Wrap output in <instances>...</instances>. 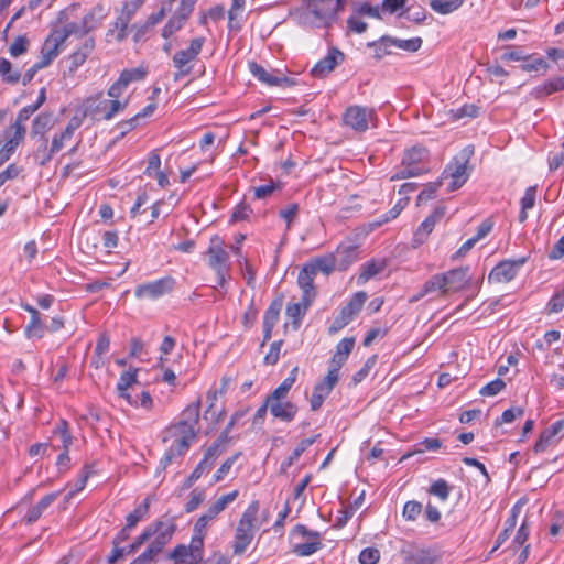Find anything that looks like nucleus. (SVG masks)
Listing matches in <instances>:
<instances>
[{"label": "nucleus", "mask_w": 564, "mask_h": 564, "mask_svg": "<svg viewBox=\"0 0 564 564\" xmlns=\"http://www.w3.org/2000/svg\"><path fill=\"white\" fill-rule=\"evenodd\" d=\"M473 155L474 145L465 147L453 158L443 171L442 178H451L448 186L449 192L460 188L467 182L471 172L469 161Z\"/></svg>", "instance_id": "obj_1"}, {"label": "nucleus", "mask_w": 564, "mask_h": 564, "mask_svg": "<svg viewBox=\"0 0 564 564\" xmlns=\"http://www.w3.org/2000/svg\"><path fill=\"white\" fill-rule=\"evenodd\" d=\"M145 529L151 533V538H154L144 551L155 558L177 531L176 517L165 513Z\"/></svg>", "instance_id": "obj_2"}, {"label": "nucleus", "mask_w": 564, "mask_h": 564, "mask_svg": "<svg viewBox=\"0 0 564 564\" xmlns=\"http://www.w3.org/2000/svg\"><path fill=\"white\" fill-rule=\"evenodd\" d=\"M259 511V501L253 500L242 513L236 528L235 541L232 544L234 554H242L254 536L253 522Z\"/></svg>", "instance_id": "obj_3"}, {"label": "nucleus", "mask_w": 564, "mask_h": 564, "mask_svg": "<svg viewBox=\"0 0 564 564\" xmlns=\"http://www.w3.org/2000/svg\"><path fill=\"white\" fill-rule=\"evenodd\" d=\"M427 156L429 151L425 148L413 147L408 150L402 159V169L391 177V181L403 180L426 173L429 171L425 166Z\"/></svg>", "instance_id": "obj_4"}, {"label": "nucleus", "mask_w": 564, "mask_h": 564, "mask_svg": "<svg viewBox=\"0 0 564 564\" xmlns=\"http://www.w3.org/2000/svg\"><path fill=\"white\" fill-rule=\"evenodd\" d=\"M208 265L217 275V284L224 288L229 279V254L223 247V241L216 236L212 238L207 250Z\"/></svg>", "instance_id": "obj_5"}, {"label": "nucleus", "mask_w": 564, "mask_h": 564, "mask_svg": "<svg viewBox=\"0 0 564 564\" xmlns=\"http://www.w3.org/2000/svg\"><path fill=\"white\" fill-rule=\"evenodd\" d=\"M204 43L205 37H195L189 42V46L186 50L177 51L173 55V66L177 69V72L174 74L175 80H178L180 78L187 76L192 73L193 67L191 65V62L197 58V56L202 52Z\"/></svg>", "instance_id": "obj_6"}, {"label": "nucleus", "mask_w": 564, "mask_h": 564, "mask_svg": "<svg viewBox=\"0 0 564 564\" xmlns=\"http://www.w3.org/2000/svg\"><path fill=\"white\" fill-rule=\"evenodd\" d=\"M291 535L292 538H305V535H310V541L293 544L292 551L297 556H310L323 547L321 533L317 531L308 530L303 524H296L292 530Z\"/></svg>", "instance_id": "obj_7"}, {"label": "nucleus", "mask_w": 564, "mask_h": 564, "mask_svg": "<svg viewBox=\"0 0 564 564\" xmlns=\"http://www.w3.org/2000/svg\"><path fill=\"white\" fill-rule=\"evenodd\" d=\"M345 2L346 0H310L307 9L316 21L328 25L344 8Z\"/></svg>", "instance_id": "obj_8"}, {"label": "nucleus", "mask_w": 564, "mask_h": 564, "mask_svg": "<svg viewBox=\"0 0 564 564\" xmlns=\"http://www.w3.org/2000/svg\"><path fill=\"white\" fill-rule=\"evenodd\" d=\"M376 118V110L362 106H349L344 115L343 122L357 132H365L369 128V122Z\"/></svg>", "instance_id": "obj_9"}, {"label": "nucleus", "mask_w": 564, "mask_h": 564, "mask_svg": "<svg viewBox=\"0 0 564 564\" xmlns=\"http://www.w3.org/2000/svg\"><path fill=\"white\" fill-rule=\"evenodd\" d=\"M367 300V293L364 291H359L354 294L350 301L340 310L338 316L333 321L329 332L336 333L348 325L354 317L361 311L365 302Z\"/></svg>", "instance_id": "obj_10"}, {"label": "nucleus", "mask_w": 564, "mask_h": 564, "mask_svg": "<svg viewBox=\"0 0 564 564\" xmlns=\"http://www.w3.org/2000/svg\"><path fill=\"white\" fill-rule=\"evenodd\" d=\"M175 281L171 276H165L149 283L140 284L134 290L138 299H158L173 290Z\"/></svg>", "instance_id": "obj_11"}, {"label": "nucleus", "mask_w": 564, "mask_h": 564, "mask_svg": "<svg viewBox=\"0 0 564 564\" xmlns=\"http://www.w3.org/2000/svg\"><path fill=\"white\" fill-rule=\"evenodd\" d=\"M238 490H234L227 495L219 497L208 509L202 514L195 522L194 525L197 527V530L207 529L208 524L221 512L225 508L231 503L238 497Z\"/></svg>", "instance_id": "obj_12"}, {"label": "nucleus", "mask_w": 564, "mask_h": 564, "mask_svg": "<svg viewBox=\"0 0 564 564\" xmlns=\"http://www.w3.org/2000/svg\"><path fill=\"white\" fill-rule=\"evenodd\" d=\"M527 259L505 260L498 263L490 272L489 280L497 283H508L516 278L520 268L525 263Z\"/></svg>", "instance_id": "obj_13"}, {"label": "nucleus", "mask_w": 564, "mask_h": 564, "mask_svg": "<svg viewBox=\"0 0 564 564\" xmlns=\"http://www.w3.org/2000/svg\"><path fill=\"white\" fill-rule=\"evenodd\" d=\"M315 276L314 268L313 265H308V263H305L299 272L297 284L303 292L302 301L304 303V308H308L316 296L314 288Z\"/></svg>", "instance_id": "obj_14"}, {"label": "nucleus", "mask_w": 564, "mask_h": 564, "mask_svg": "<svg viewBox=\"0 0 564 564\" xmlns=\"http://www.w3.org/2000/svg\"><path fill=\"white\" fill-rule=\"evenodd\" d=\"M345 55L336 47H332L327 55L318 61L311 70L315 78H324L332 73L336 66L344 62Z\"/></svg>", "instance_id": "obj_15"}, {"label": "nucleus", "mask_w": 564, "mask_h": 564, "mask_svg": "<svg viewBox=\"0 0 564 564\" xmlns=\"http://www.w3.org/2000/svg\"><path fill=\"white\" fill-rule=\"evenodd\" d=\"M445 275L436 273L424 282L421 290L414 294L410 302H417L426 295L445 296L448 294L445 283Z\"/></svg>", "instance_id": "obj_16"}, {"label": "nucleus", "mask_w": 564, "mask_h": 564, "mask_svg": "<svg viewBox=\"0 0 564 564\" xmlns=\"http://www.w3.org/2000/svg\"><path fill=\"white\" fill-rule=\"evenodd\" d=\"M109 110V100L102 98V94L91 96L84 102L83 113L94 121L107 120L106 113Z\"/></svg>", "instance_id": "obj_17"}, {"label": "nucleus", "mask_w": 564, "mask_h": 564, "mask_svg": "<svg viewBox=\"0 0 564 564\" xmlns=\"http://www.w3.org/2000/svg\"><path fill=\"white\" fill-rule=\"evenodd\" d=\"M73 137L65 130L59 134H55L52 139L51 148L47 149V138H44L42 144L37 149V155L41 156L40 164L45 165L48 163L53 155L59 152L66 141H69Z\"/></svg>", "instance_id": "obj_18"}, {"label": "nucleus", "mask_w": 564, "mask_h": 564, "mask_svg": "<svg viewBox=\"0 0 564 564\" xmlns=\"http://www.w3.org/2000/svg\"><path fill=\"white\" fill-rule=\"evenodd\" d=\"M250 73L258 78L260 82L269 85V86H293L295 83L292 78H289L283 75H274L264 69L261 65L256 62L249 63Z\"/></svg>", "instance_id": "obj_19"}, {"label": "nucleus", "mask_w": 564, "mask_h": 564, "mask_svg": "<svg viewBox=\"0 0 564 564\" xmlns=\"http://www.w3.org/2000/svg\"><path fill=\"white\" fill-rule=\"evenodd\" d=\"M63 44L59 34L52 31L42 45L39 62L47 67L58 56Z\"/></svg>", "instance_id": "obj_20"}, {"label": "nucleus", "mask_w": 564, "mask_h": 564, "mask_svg": "<svg viewBox=\"0 0 564 564\" xmlns=\"http://www.w3.org/2000/svg\"><path fill=\"white\" fill-rule=\"evenodd\" d=\"M468 272L469 267H460L442 273L445 275V283L448 293L460 291L469 284L470 276L468 275Z\"/></svg>", "instance_id": "obj_21"}, {"label": "nucleus", "mask_w": 564, "mask_h": 564, "mask_svg": "<svg viewBox=\"0 0 564 564\" xmlns=\"http://www.w3.org/2000/svg\"><path fill=\"white\" fill-rule=\"evenodd\" d=\"M283 305L282 297L274 299L263 315V343L268 341L272 336V330L279 321L280 312Z\"/></svg>", "instance_id": "obj_22"}, {"label": "nucleus", "mask_w": 564, "mask_h": 564, "mask_svg": "<svg viewBox=\"0 0 564 564\" xmlns=\"http://www.w3.org/2000/svg\"><path fill=\"white\" fill-rule=\"evenodd\" d=\"M270 413L280 421L291 422L296 415L297 406L284 399L269 398Z\"/></svg>", "instance_id": "obj_23"}, {"label": "nucleus", "mask_w": 564, "mask_h": 564, "mask_svg": "<svg viewBox=\"0 0 564 564\" xmlns=\"http://www.w3.org/2000/svg\"><path fill=\"white\" fill-rule=\"evenodd\" d=\"M197 430L183 421L172 425L167 430L169 437H173L175 442H181L183 448H188L191 442L196 437Z\"/></svg>", "instance_id": "obj_24"}, {"label": "nucleus", "mask_w": 564, "mask_h": 564, "mask_svg": "<svg viewBox=\"0 0 564 564\" xmlns=\"http://www.w3.org/2000/svg\"><path fill=\"white\" fill-rule=\"evenodd\" d=\"M108 11L101 3H97L89 12H87L82 19V31L80 35H86L90 31L95 30L101 21L107 17Z\"/></svg>", "instance_id": "obj_25"}, {"label": "nucleus", "mask_w": 564, "mask_h": 564, "mask_svg": "<svg viewBox=\"0 0 564 564\" xmlns=\"http://www.w3.org/2000/svg\"><path fill=\"white\" fill-rule=\"evenodd\" d=\"M446 213V207L441 205L437 206L430 216H427L422 224L419 226L417 230L415 231V239L420 242H423V240L432 232L434 229L436 223H438Z\"/></svg>", "instance_id": "obj_26"}, {"label": "nucleus", "mask_w": 564, "mask_h": 564, "mask_svg": "<svg viewBox=\"0 0 564 564\" xmlns=\"http://www.w3.org/2000/svg\"><path fill=\"white\" fill-rule=\"evenodd\" d=\"M355 346V338H343L336 346V351L330 360L329 369H336V375L339 376V369L347 360L349 354Z\"/></svg>", "instance_id": "obj_27"}, {"label": "nucleus", "mask_w": 564, "mask_h": 564, "mask_svg": "<svg viewBox=\"0 0 564 564\" xmlns=\"http://www.w3.org/2000/svg\"><path fill=\"white\" fill-rule=\"evenodd\" d=\"M219 456L218 445H210L205 455L204 458L198 463V465L195 467V469L189 475V482L197 481L202 475L205 471H209L217 457Z\"/></svg>", "instance_id": "obj_28"}, {"label": "nucleus", "mask_w": 564, "mask_h": 564, "mask_svg": "<svg viewBox=\"0 0 564 564\" xmlns=\"http://www.w3.org/2000/svg\"><path fill=\"white\" fill-rule=\"evenodd\" d=\"M564 429V420L555 421L550 427L545 429L539 440L533 446L535 453L544 452L550 445L554 443V438Z\"/></svg>", "instance_id": "obj_29"}, {"label": "nucleus", "mask_w": 564, "mask_h": 564, "mask_svg": "<svg viewBox=\"0 0 564 564\" xmlns=\"http://www.w3.org/2000/svg\"><path fill=\"white\" fill-rule=\"evenodd\" d=\"M6 143L0 149V166L3 165L14 153L17 147L22 142L24 135L21 134L20 131H13L12 129H7L4 131Z\"/></svg>", "instance_id": "obj_30"}, {"label": "nucleus", "mask_w": 564, "mask_h": 564, "mask_svg": "<svg viewBox=\"0 0 564 564\" xmlns=\"http://www.w3.org/2000/svg\"><path fill=\"white\" fill-rule=\"evenodd\" d=\"M193 532L191 544L187 546L191 556V562L188 564H199L203 561V547L206 531L197 530V527L194 525Z\"/></svg>", "instance_id": "obj_31"}, {"label": "nucleus", "mask_w": 564, "mask_h": 564, "mask_svg": "<svg viewBox=\"0 0 564 564\" xmlns=\"http://www.w3.org/2000/svg\"><path fill=\"white\" fill-rule=\"evenodd\" d=\"M333 254L336 257L338 270L345 271L357 260L358 250L351 245L339 246Z\"/></svg>", "instance_id": "obj_32"}, {"label": "nucleus", "mask_w": 564, "mask_h": 564, "mask_svg": "<svg viewBox=\"0 0 564 564\" xmlns=\"http://www.w3.org/2000/svg\"><path fill=\"white\" fill-rule=\"evenodd\" d=\"M57 494H48L44 496L34 507H32L24 517L26 524L36 522L44 510H46L56 499Z\"/></svg>", "instance_id": "obj_33"}, {"label": "nucleus", "mask_w": 564, "mask_h": 564, "mask_svg": "<svg viewBox=\"0 0 564 564\" xmlns=\"http://www.w3.org/2000/svg\"><path fill=\"white\" fill-rule=\"evenodd\" d=\"M55 119L52 112H42L32 122L31 134L46 138L45 133L53 128Z\"/></svg>", "instance_id": "obj_34"}, {"label": "nucleus", "mask_w": 564, "mask_h": 564, "mask_svg": "<svg viewBox=\"0 0 564 564\" xmlns=\"http://www.w3.org/2000/svg\"><path fill=\"white\" fill-rule=\"evenodd\" d=\"M367 47L372 48L373 58L380 61L392 53L391 47H394L393 37L383 35L377 41L368 42Z\"/></svg>", "instance_id": "obj_35"}, {"label": "nucleus", "mask_w": 564, "mask_h": 564, "mask_svg": "<svg viewBox=\"0 0 564 564\" xmlns=\"http://www.w3.org/2000/svg\"><path fill=\"white\" fill-rule=\"evenodd\" d=\"M131 19L119 12L116 21L107 32V36H113L116 42L122 43L128 37L129 24Z\"/></svg>", "instance_id": "obj_36"}, {"label": "nucleus", "mask_w": 564, "mask_h": 564, "mask_svg": "<svg viewBox=\"0 0 564 564\" xmlns=\"http://www.w3.org/2000/svg\"><path fill=\"white\" fill-rule=\"evenodd\" d=\"M437 560L431 550L419 549L406 554L404 564H436Z\"/></svg>", "instance_id": "obj_37"}, {"label": "nucleus", "mask_w": 564, "mask_h": 564, "mask_svg": "<svg viewBox=\"0 0 564 564\" xmlns=\"http://www.w3.org/2000/svg\"><path fill=\"white\" fill-rule=\"evenodd\" d=\"M137 382V373L131 371H124L120 375V378L117 383V390L119 395L126 399L130 404H138L137 400L133 401L131 399L130 393L128 392L129 387Z\"/></svg>", "instance_id": "obj_38"}, {"label": "nucleus", "mask_w": 564, "mask_h": 564, "mask_svg": "<svg viewBox=\"0 0 564 564\" xmlns=\"http://www.w3.org/2000/svg\"><path fill=\"white\" fill-rule=\"evenodd\" d=\"M308 265H313L315 274L323 272L324 274H330L335 269H338L336 257L333 253L318 257L313 261L308 262Z\"/></svg>", "instance_id": "obj_39"}, {"label": "nucleus", "mask_w": 564, "mask_h": 564, "mask_svg": "<svg viewBox=\"0 0 564 564\" xmlns=\"http://www.w3.org/2000/svg\"><path fill=\"white\" fill-rule=\"evenodd\" d=\"M246 0H232L231 8L228 11V28L229 30H234L236 32L240 31L242 25L241 13L245 9Z\"/></svg>", "instance_id": "obj_40"}, {"label": "nucleus", "mask_w": 564, "mask_h": 564, "mask_svg": "<svg viewBox=\"0 0 564 564\" xmlns=\"http://www.w3.org/2000/svg\"><path fill=\"white\" fill-rule=\"evenodd\" d=\"M465 0H430L431 9L438 14H449L458 10Z\"/></svg>", "instance_id": "obj_41"}, {"label": "nucleus", "mask_w": 564, "mask_h": 564, "mask_svg": "<svg viewBox=\"0 0 564 564\" xmlns=\"http://www.w3.org/2000/svg\"><path fill=\"white\" fill-rule=\"evenodd\" d=\"M339 376L336 375V369H328L326 377L318 383L315 384L313 391L317 394H322L323 398L332 392L335 384L337 383Z\"/></svg>", "instance_id": "obj_42"}, {"label": "nucleus", "mask_w": 564, "mask_h": 564, "mask_svg": "<svg viewBox=\"0 0 564 564\" xmlns=\"http://www.w3.org/2000/svg\"><path fill=\"white\" fill-rule=\"evenodd\" d=\"M149 509L150 498L147 497L139 506L134 508L132 512L126 517V525L133 529L142 519H144L149 512Z\"/></svg>", "instance_id": "obj_43"}, {"label": "nucleus", "mask_w": 564, "mask_h": 564, "mask_svg": "<svg viewBox=\"0 0 564 564\" xmlns=\"http://www.w3.org/2000/svg\"><path fill=\"white\" fill-rule=\"evenodd\" d=\"M564 90V76L552 78L535 88L538 97L549 96L553 93Z\"/></svg>", "instance_id": "obj_44"}, {"label": "nucleus", "mask_w": 564, "mask_h": 564, "mask_svg": "<svg viewBox=\"0 0 564 564\" xmlns=\"http://www.w3.org/2000/svg\"><path fill=\"white\" fill-rule=\"evenodd\" d=\"M536 197V186H530L525 189L524 196L521 198V210L519 214V221L524 223L528 218V209L534 207Z\"/></svg>", "instance_id": "obj_45"}, {"label": "nucleus", "mask_w": 564, "mask_h": 564, "mask_svg": "<svg viewBox=\"0 0 564 564\" xmlns=\"http://www.w3.org/2000/svg\"><path fill=\"white\" fill-rule=\"evenodd\" d=\"M317 436L308 437L302 440L297 446L294 448L293 453L289 456V458L282 463V470H286L289 467L293 465L295 460L300 458V456L316 441Z\"/></svg>", "instance_id": "obj_46"}, {"label": "nucleus", "mask_w": 564, "mask_h": 564, "mask_svg": "<svg viewBox=\"0 0 564 564\" xmlns=\"http://www.w3.org/2000/svg\"><path fill=\"white\" fill-rule=\"evenodd\" d=\"M199 411H200V400L197 399L195 402H192L184 409L180 421H183V422L196 427V425L198 424V420H199Z\"/></svg>", "instance_id": "obj_47"}, {"label": "nucleus", "mask_w": 564, "mask_h": 564, "mask_svg": "<svg viewBox=\"0 0 564 564\" xmlns=\"http://www.w3.org/2000/svg\"><path fill=\"white\" fill-rule=\"evenodd\" d=\"M147 75V69L143 67H137V68H127L123 69L119 76V79L122 84H124L127 87L129 84L133 82H140Z\"/></svg>", "instance_id": "obj_48"}, {"label": "nucleus", "mask_w": 564, "mask_h": 564, "mask_svg": "<svg viewBox=\"0 0 564 564\" xmlns=\"http://www.w3.org/2000/svg\"><path fill=\"white\" fill-rule=\"evenodd\" d=\"M0 75L8 84H17L21 78L20 72L12 70V64L6 58H0Z\"/></svg>", "instance_id": "obj_49"}, {"label": "nucleus", "mask_w": 564, "mask_h": 564, "mask_svg": "<svg viewBox=\"0 0 564 564\" xmlns=\"http://www.w3.org/2000/svg\"><path fill=\"white\" fill-rule=\"evenodd\" d=\"M429 492L437 497L441 501H446L449 497L451 487L446 480L437 479L431 485Z\"/></svg>", "instance_id": "obj_50"}, {"label": "nucleus", "mask_w": 564, "mask_h": 564, "mask_svg": "<svg viewBox=\"0 0 564 564\" xmlns=\"http://www.w3.org/2000/svg\"><path fill=\"white\" fill-rule=\"evenodd\" d=\"M307 308H304V303H290L286 306V315L293 319V326L294 328H297L300 326V322L305 314V311Z\"/></svg>", "instance_id": "obj_51"}, {"label": "nucleus", "mask_w": 564, "mask_h": 564, "mask_svg": "<svg viewBox=\"0 0 564 564\" xmlns=\"http://www.w3.org/2000/svg\"><path fill=\"white\" fill-rule=\"evenodd\" d=\"M393 44L394 47H398L400 50L406 51V52H416L422 46V39L421 37H413L409 40H400L393 37Z\"/></svg>", "instance_id": "obj_52"}, {"label": "nucleus", "mask_w": 564, "mask_h": 564, "mask_svg": "<svg viewBox=\"0 0 564 564\" xmlns=\"http://www.w3.org/2000/svg\"><path fill=\"white\" fill-rule=\"evenodd\" d=\"M54 433L61 436L63 448L69 449V446L73 443V436L69 433L68 423L65 420H61L56 425Z\"/></svg>", "instance_id": "obj_53"}, {"label": "nucleus", "mask_w": 564, "mask_h": 564, "mask_svg": "<svg viewBox=\"0 0 564 564\" xmlns=\"http://www.w3.org/2000/svg\"><path fill=\"white\" fill-rule=\"evenodd\" d=\"M29 40L25 35L18 36L10 45L9 52L12 57H18L28 52Z\"/></svg>", "instance_id": "obj_54"}, {"label": "nucleus", "mask_w": 564, "mask_h": 564, "mask_svg": "<svg viewBox=\"0 0 564 564\" xmlns=\"http://www.w3.org/2000/svg\"><path fill=\"white\" fill-rule=\"evenodd\" d=\"M240 452L235 453L230 457H228L217 469L216 474L214 475V481L219 482L224 479V477L229 473L232 465L236 463V460L239 458Z\"/></svg>", "instance_id": "obj_55"}, {"label": "nucleus", "mask_w": 564, "mask_h": 564, "mask_svg": "<svg viewBox=\"0 0 564 564\" xmlns=\"http://www.w3.org/2000/svg\"><path fill=\"white\" fill-rule=\"evenodd\" d=\"M368 29V24L361 20V17L352 13L347 19V30L352 33L361 34L366 32Z\"/></svg>", "instance_id": "obj_56"}, {"label": "nucleus", "mask_w": 564, "mask_h": 564, "mask_svg": "<svg viewBox=\"0 0 564 564\" xmlns=\"http://www.w3.org/2000/svg\"><path fill=\"white\" fill-rule=\"evenodd\" d=\"M505 387L506 382L502 379L497 378L491 382L487 383L486 386H484L480 389L479 393L486 397H494L498 394L500 391H502Z\"/></svg>", "instance_id": "obj_57"}, {"label": "nucleus", "mask_w": 564, "mask_h": 564, "mask_svg": "<svg viewBox=\"0 0 564 564\" xmlns=\"http://www.w3.org/2000/svg\"><path fill=\"white\" fill-rule=\"evenodd\" d=\"M197 0H181L180 7L173 14L183 22H185L194 10Z\"/></svg>", "instance_id": "obj_58"}, {"label": "nucleus", "mask_w": 564, "mask_h": 564, "mask_svg": "<svg viewBox=\"0 0 564 564\" xmlns=\"http://www.w3.org/2000/svg\"><path fill=\"white\" fill-rule=\"evenodd\" d=\"M55 33H58L59 34V37L61 40L65 43L66 40L73 35V34H76V35H80V31H82V23L80 24H77L75 22H69L67 24H65L62 29H56V30H53Z\"/></svg>", "instance_id": "obj_59"}, {"label": "nucleus", "mask_w": 564, "mask_h": 564, "mask_svg": "<svg viewBox=\"0 0 564 564\" xmlns=\"http://www.w3.org/2000/svg\"><path fill=\"white\" fill-rule=\"evenodd\" d=\"M44 328L41 318L31 319L29 325L25 327V335L28 338H42L44 336Z\"/></svg>", "instance_id": "obj_60"}, {"label": "nucleus", "mask_w": 564, "mask_h": 564, "mask_svg": "<svg viewBox=\"0 0 564 564\" xmlns=\"http://www.w3.org/2000/svg\"><path fill=\"white\" fill-rule=\"evenodd\" d=\"M252 213V208L245 202H240L232 210L231 221L247 220Z\"/></svg>", "instance_id": "obj_61"}, {"label": "nucleus", "mask_w": 564, "mask_h": 564, "mask_svg": "<svg viewBox=\"0 0 564 564\" xmlns=\"http://www.w3.org/2000/svg\"><path fill=\"white\" fill-rule=\"evenodd\" d=\"M422 512V503L417 501H408L403 507V517L406 520L414 521Z\"/></svg>", "instance_id": "obj_62"}, {"label": "nucleus", "mask_w": 564, "mask_h": 564, "mask_svg": "<svg viewBox=\"0 0 564 564\" xmlns=\"http://www.w3.org/2000/svg\"><path fill=\"white\" fill-rule=\"evenodd\" d=\"M379 558L380 552L375 547L364 549L359 554V562L361 564H376Z\"/></svg>", "instance_id": "obj_63"}, {"label": "nucleus", "mask_w": 564, "mask_h": 564, "mask_svg": "<svg viewBox=\"0 0 564 564\" xmlns=\"http://www.w3.org/2000/svg\"><path fill=\"white\" fill-rule=\"evenodd\" d=\"M564 308V288L555 293L547 303L549 313H558Z\"/></svg>", "instance_id": "obj_64"}]
</instances>
